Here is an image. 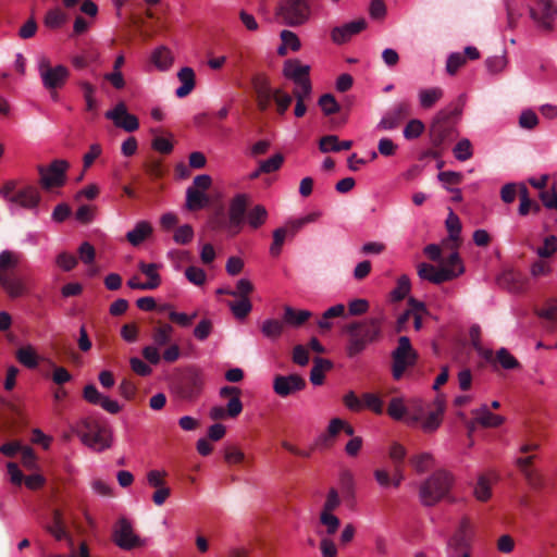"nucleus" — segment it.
Returning a JSON list of instances; mask_svg holds the SVG:
<instances>
[{
  "label": "nucleus",
  "instance_id": "1",
  "mask_svg": "<svg viewBox=\"0 0 557 557\" xmlns=\"http://www.w3.org/2000/svg\"><path fill=\"white\" fill-rule=\"evenodd\" d=\"M382 317H371L346 324L344 332L348 336L347 356L355 358L362 354L369 345L377 342L382 336Z\"/></svg>",
  "mask_w": 557,
  "mask_h": 557
},
{
  "label": "nucleus",
  "instance_id": "2",
  "mask_svg": "<svg viewBox=\"0 0 557 557\" xmlns=\"http://www.w3.org/2000/svg\"><path fill=\"white\" fill-rule=\"evenodd\" d=\"M21 256L12 250L0 253V286L11 298H17L26 293V287L16 274Z\"/></svg>",
  "mask_w": 557,
  "mask_h": 557
},
{
  "label": "nucleus",
  "instance_id": "3",
  "mask_svg": "<svg viewBox=\"0 0 557 557\" xmlns=\"http://www.w3.org/2000/svg\"><path fill=\"white\" fill-rule=\"evenodd\" d=\"M462 112L461 107H448L434 116L430 126V137L432 145L436 149H442L455 133V126Z\"/></svg>",
  "mask_w": 557,
  "mask_h": 557
},
{
  "label": "nucleus",
  "instance_id": "4",
  "mask_svg": "<svg viewBox=\"0 0 557 557\" xmlns=\"http://www.w3.org/2000/svg\"><path fill=\"white\" fill-rule=\"evenodd\" d=\"M454 478L446 470H437L420 486L419 495L424 506H434L445 498L451 486Z\"/></svg>",
  "mask_w": 557,
  "mask_h": 557
},
{
  "label": "nucleus",
  "instance_id": "5",
  "mask_svg": "<svg viewBox=\"0 0 557 557\" xmlns=\"http://www.w3.org/2000/svg\"><path fill=\"white\" fill-rule=\"evenodd\" d=\"M38 73L52 100H58V90L66 84L70 70L62 64L52 65L47 57H41L38 61Z\"/></svg>",
  "mask_w": 557,
  "mask_h": 557
},
{
  "label": "nucleus",
  "instance_id": "6",
  "mask_svg": "<svg viewBox=\"0 0 557 557\" xmlns=\"http://www.w3.org/2000/svg\"><path fill=\"white\" fill-rule=\"evenodd\" d=\"M203 387L202 371L196 367L186 368L172 383L174 393L183 400L193 401Z\"/></svg>",
  "mask_w": 557,
  "mask_h": 557
},
{
  "label": "nucleus",
  "instance_id": "7",
  "mask_svg": "<svg viewBox=\"0 0 557 557\" xmlns=\"http://www.w3.org/2000/svg\"><path fill=\"white\" fill-rule=\"evenodd\" d=\"M276 14L282 17L285 25L298 27L306 24L311 16V7L308 0H283Z\"/></svg>",
  "mask_w": 557,
  "mask_h": 557
},
{
  "label": "nucleus",
  "instance_id": "8",
  "mask_svg": "<svg viewBox=\"0 0 557 557\" xmlns=\"http://www.w3.org/2000/svg\"><path fill=\"white\" fill-rule=\"evenodd\" d=\"M392 374L395 380H400L405 371L416 364L418 352L412 348L409 337L398 338V345L392 352Z\"/></svg>",
  "mask_w": 557,
  "mask_h": 557
},
{
  "label": "nucleus",
  "instance_id": "9",
  "mask_svg": "<svg viewBox=\"0 0 557 557\" xmlns=\"http://www.w3.org/2000/svg\"><path fill=\"white\" fill-rule=\"evenodd\" d=\"M70 163L65 160H53L48 168L44 165L38 166L40 174V185L44 189H51L53 187H61L66 181V171Z\"/></svg>",
  "mask_w": 557,
  "mask_h": 557
},
{
  "label": "nucleus",
  "instance_id": "10",
  "mask_svg": "<svg viewBox=\"0 0 557 557\" xmlns=\"http://www.w3.org/2000/svg\"><path fill=\"white\" fill-rule=\"evenodd\" d=\"M106 433V429L98 422L88 419L82 421L78 429L82 442L95 450H103L110 446Z\"/></svg>",
  "mask_w": 557,
  "mask_h": 557
},
{
  "label": "nucleus",
  "instance_id": "11",
  "mask_svg": "<svg viewBox=\"0 0 557 557\" xmlns=\"http://www.w3.org/2000/svg\"><path fill=\"white\" fill-rule=\"evenodd\" d=\"M530 17L545 32L553 30L557 16V4L554 0H535V5L529 9Z\"/></svg>",
  "mask_w": 557,
  "mask_h": 557
},
{
  "label": "nucleus",
  "instance_id": "12",
  "mask_svg": "<svg viewBox=\"0 0 557 557\" xmlns=\"http://www.w3.org/2000/svg\"><path fill=\"white\" fill-rule=\"evenodd\" d=\"M465 272V268L460 267L458 270L449 267L435 268L429 263H420L418 265V275L420 278L429 281L433 284H442L444 282L454 280Z\"/></svg>",
  "mask_w": 557,
  "mask_h": 557
},
{
  "label": "nucleus",
  "instance_id": "13",
  "mask_svg": "<svg viewBox=\"0 0 557 557\" xmlns=\"http://www.w3.org/2000/svg\"><path fill=\"white\" fill-rule=\"evenodd\" d=\"M113 542L122 549L131 550L143 545V541L134 533L132 524L125 518L117 520L113 529Z\"/></svg>",
  "mask_w": 557,
  "mask_h": 557
},
{
  "label": "nucleus",
  "instance_id": "14",
  "mask_svg": "<svg viewBox=\"0 0 557 557\" xmlns=\"http://www.w3.org/2000/svg\"><path fill=\"white\" fill-rule=\"evenodd\" d=\"M247 207L248 197L245 194H238L232 199L228 209V231L232 236L240 232L247 213Z\"/></svg>",
  "mask_w": 557,
  "mask_h": 557
},
{
  "label": "nucleus",
  "instance_id": "15",
  "mask_svg": "<svg viewBox=\"0 0 557 557\" xmlns=\"http://www.w3.org/2000/svg\"><path fill=\"white\" fill-rule=\"evenodd\" d=\"M306 380L299 374L281 375L277 374L273 380V391L280 397H288L306 387Z\"/></svg>",
  "mask_w": 557,
  "mask_h": 557
},
{
  "label": "nucleus",
  "instance_id": "16",
  "mask_svg": "<svg viewBox=\"0 0 557 557\" xmlns=\"http://www.w3.org/2000/svg\"><path fill=\"white\" fill-rule=\"evenodd\" d=\"M411 113V106L408 101H399L395 103L382 117L377 124V128L391 131L407 119Z\"/></svg>",
  "mask_w": 557,
  "mask_h": 557
},
{
  "label": "nucleus",
  "instance_id": "17",
  "mask_svg": "<svg viewBox=\"0 0 557 557\" xmlns=\"http://www.w3.org/2000/svg\"><path fill=\"white\" fill-rule=\"evenodd\" d=\"M106 117L113 121L114 125L126 132H135L139 127L138 119L127 112L126 104L121 101L112 110L106 112Z\"/></svg>",
  "mask_w": 557,
  "mask_h": 557
},
{
  "label": "nucleus",
  "instance_id": "18",
  "mask_svg": "<svg viewBox=\"0 0 557 557\" xmlns=\"http://www.w3.org/2000/svg\"><path fill=\"white\" fill-rule=\"evenodd\" d=\"M474 530L470 520L465 517L461 519L459 527L449 540V546L461 554L468 552L471 547Z\"/></svg>",
  "mask_w": 557,
  "mask_h": 557
},
{
  "label": "nucleus",
  "instance_id": "19",
  "mask_svg": "<svg viewBox=\"0 0 557 557\" xmlns=\"http://www.w3.org/2000/svg\"><path fill=\"white\" fill-rule=\"evenodd\" d=\"M366 27L367 21L364 18L351 21L342 26L333 27L331 30V39L336 45L346 44L352 36L361 33Z\"/></svg>",
  "mask_w": 557,
  "mask_h": 557
},
{
  "label": "nucleus",
  "instance_id": "20",
  "mask_svg": "<svg viewBox=\"0 0 557 557\" xmlns=\"http://www.w3.org/2000/svg\"><path fill=\"white\" fill-rule=\"evenodd\" d=\"M83 397L89 404L99 405L109 413L116 414L121 411V406L117 401L103 396L94 384H88L84 387Z\"/></svg>",
  "mask_w": 557,
  "mask_h": 557
},
{
  "label": "nucleus",
  "instance_id": "21",
  "mask_svg": "<svg viewBox=\"0 0 557 557\" xmlns=\"http://www.w3.org/2000/svg\"><path fill=\"white\" fill-rule=\"evenodd\" d=\"M535 314L542 320V327L547 333H554L557 330V299H547L544 307L535 309Z\"/></svg>",
  "mask_w": 557,
  "mask_h": 557
},
{
  "label": "nucleus",
  "instance_id": "22",
  "mask_svg": "<svg viewBox=\"0 0 557 557\" xmlns=\"http://www.w3.org/2000/svg\"><path fill=\"white\" fill-rule=\"evenodd\" d=\"M41 201V195L37 187L27 185L15 193L12 198V203L18 205L20 207L28 210H35L38 208Z\"/></svg>",
  "mask_w": 557,
  "mask_h": 557
},
{
  "label": "nucleus",
  "instance_id": "23",
  "mask_svg": "<svg viewBox=\"0 0 557 557\" xmlns=\"http://www.w3.org/2000/svg\"><path fill=\"white\" fill-rule=\"evenodd\" d=\"M434 407L432 411L428 413V416L419 422L421 424V429L425 433L435 432L440 425L442 424L443 414L445 412V401L442 396H437L434 400Z\"/></svg>",
  "mask_w": 557,
  "mask_h": 557
},
{
  "label": "nucleus",
  "instance_id": "24",
  "mask_svg": "<svg viewBox=\"0 0 557 557\" xmlns=\"http://www.w3.org/2000/svg\"><path fill=\"white\" fill-rule=\"evenodd\" d=\"M309 73L310 66L301 64V62L297 59H289L284 63V76L288 79H292L295 84L310 79Z\"/></svg>",
  "mask_w": 557,
  "mask_h": 557
},
{
  "label": "nucleus",
  "instance_id": "25",
  "mask_svg": "<svg viewBox=\"0 0 557 557\" xmlns=\"http://www.w3.org/2000/svg\"><path fill=\"white\" fill-rule=\"evenodd\" d=\"M46 529L57 541L69 540L70 544H73V541L69 535V532L65 527V521L60 509L53 510L52 522L51 524L47 525Z\"/></svg>",
  "mask_w": 557,
  "mask_h": 557
},
{
  "label": "nucleus",
  "instance_id": "26",
  "mask_svg": "<svg viewBox=\"0 0 557 557\" xmlns=\"http://www.w3.org/2000/svg\"><path fill=\"white\" fill-rule=\"evenodd\" d=\"M177 77L182 85L176 89L175 95L178 98H184L188 96L195 88V72L191 67L185 66L178 71Z\"/></svg>",
  "mask_w": 557,
  "mask_h": 557
},
{
  "label": "nucleus",
  "instance_id": "27",
  "mask_svg": "<svg viewBox=\"0 0 557 557\" xmlns=\"http://www.w3.org/2000/svg\"><path fill=\"white\" fill-rule=\"evenodd\" d=\"M174 329L169 323H159L152 330L151 338L157 348L166 347L172 344Z\"/></svg>",
  "mask_w": 557,
  "mask_h": 557
},
{
  "label": "nucleus",
  "instance_id": "28",
  "mask_svg": "<svg viewBox=\"0 0 557 557\" xmlns=\"http://www.w3.org/2000/svg\"><path fill=\"white\" fill-rule=\"evenodd\" d=\"M352 147L351 140L339 141L335 135L323 136L319 141V149L321 152L334 151L338 152L342 150H349Z\"/></svg>",
  "mask_w": 557,
  "mask_h": 557
},
{
  "label": "nucleus",
  "instance_id": "29",
  "mask_svg": "<svg viewBox=\"0 0 557 557\" xmlns=\"http://www.w3.org/2000/svg\"><path fill=\"white\" fill-rule=\"evenodd\" d=\"M151 62L160 71H168L174 61L171 50L165 46H160L151 53Z\"/></svg>",
  "mask_w": 557,
  "mask_h": 557
},
{
  "label": "nucleus",
  "instance_id": "30",
  "mask_svg": "<svg viewBox=\"0 0 557 557\" xmlns=\"http://www.w3.org/2000/svg\"><path fill=\"white\" fill-rule=\"evenodd\" d=\"M311 317L312 313L309 310H296L290 306L284 307L283 321L290 326L298 327Z\"/></svg>",
  "mask_w": 557,
  "mask_h": 557
},
{
  "label": "nucleus",
  "instance_id": "31",
  "mask_svg": "<svg viewBox=\"0 0 557 557\" xmlns=\"http://www.w3.org/2000/svg\"><path fill=\"white\" fill-rule=\"evenodd\" d=\"M151 233L152 226L150 223L147 221H140L132 231L127 232L126 239L133 246H139Z\"/></svg>",
  "mask_w": 557,
  "mask_h": 557
},
{
  "label": "nucleus",
  "instance_id": "32",
  "mask_svg": "<svg viewBox=\"0 0 557 557\" xmlns=\"http://www.w3.org/2000/svg\"><path fill=\"white\" fill-rule=\"evenodd\" d=\"M345 314L346 307L343 304L332 306L323 312L321 319L318 321V326L322 332L330 331L333 327L331 320L334 318L345 317Z\"/></svg>",
  "mask_w": 557,
  "mask_h": 557
},
{
  "label": "nucleus",
  "instance_id": "33",
  "mask_svg": "<svg viewBox=\"0 0 557 557\" xmlns=\"http://www.w3.org/2000/svg\"><path fill=\"white\" fill-rule=\"evenodd\" d=\"M313 368L310 371V382L313 385H321L324 382V372L333 368L332 361L323 358H314Z\"/></svg>",
  "mask_w": 557,
  "mask_h": 557
},
{
  "label": "nucleus",
  "instance_id": "34",
  "mask_svg": "<svg viewBox=\"0 0 557 557\" xmlns=\"http://www.w3.org/2000/svg\"><path fill=\"white\" fill-rule=\"evenodd\" d=\"M159 265L157 263H146L140 261L138 264V269L143 274L148 277V281L145 282L147 289H156L161 284V276L158 273Z\"/></svg>",
  "mask_w": 557,
  "mask_h": 557
},
{
  "label": "nucleus",
  "instance_id": "35",
  "mask_svg": "<svg viewBox=\"0 0 557 557\" xmlns=\"http://www.w3.org/2000/svg\"><path fill=\"white\" fill-rule=\"evenodd\" d=\"M209 203V197L206 193L196 188H187L186 190V208L189 211L202 209Z\"/></svg>",
  "mask_w": 557,
  "mask_h": 557
},
{
  "label": "nucleus",
  "instance_id": "36",
  "mask_svg": "<svg viewBox=\"0 0 557 557\" xmlns=\"http://www.w3.org/2000/svg\"><path fill=\"white\" fill-rule=\"evenodd\" d=\"M280 37L282 45L277 49L278 55H286L287 49H290L292 51H298L300 49V40L294 32L284 29L281 32Z\"/></svg>",
  "mask_w": 557,
  "mask_h": 557
},
{
  "label": "nucleus",
  "instance_id": "37",
  "mask_svg": "<svg viewBox=\"0 0 557 557\" xmlns=\"http://www.w3.org/2000/svg\"><path fill=\"white\" fill-rule=\"evenodd\" d=\"M252 88L257 98H273L276 88L273 89L270 79L265 75H256L252 78Z\"/></svg>",
  "mask_w": 557,
  "mask_h": 557
},
{
  "label": "nucleus",
  "instance_id": "38",
  "mask_svg": "<svg viewBox=\"0 0 557 557\" xmlns=\"http://www.w3.org/2000/svg\"><path fill=\"white\" fill-rule=\"evenodd\" d=\"M444 95V91L440 87H432L421 89L419 91L420 106L423 109L432 108Z\"/></svg>",
  "mask_w": 557,
  "mask_h": 557
},
{
  "label": "nucleus",
  "instance_id": "39",
  "mask_svg": "<svg viewBox=\"0 0 557 557\" xmlns=\"http://www.w3.org/2000/svg\"><path fill=\"white\" fill-rule=\"evenodd\" d=\"M498 363L504 370L520 369L521 364L515 356H512L507 348L502 347L495 354L494 364Z\"/></svg>",
  "mask_w": 557,
  "mask_h": 557
},
{
  "label": "nucleus",
  "instance_id": "40",
  "mask_svg": "<svg viewBox=\"0 0 557 557\" xmlns=\"http://www.w3.org/2000/svg\"><path fill=\"white\" fill-rule=\"evenodd\" d=\"M409 408L405 405L404 399L400 397H394L391 399L387 407V414L397 421L407 419Z\"/></svg>",
  "mask_w": 557,
  "mask_h": 557
},
{
  "label": "nucleus",
  "instance_id": "41",
  "mask_svg": "<svg viewBox=\"0 0 557 557\" xmlns=\"http://www.w3.org/2000/svg\"><path fill=\"white\" fill-rule=\"evenodd\" d=\"M476 422L485 428H495L504 422L502 416L492 413L486 406H483L476 413Z\"/></svg>",
  "mask_w": 557,
  "mask_h": 557
},
{
  "label": "nucleus",
  "instance_id": "42",
  "mask_svg": "<svg viewBox=\"0 0 557 557\" xmlns=\"http://www.w3.org/2000/svg\"><path fill=\"white\" fill-rule=\"evenodd\" d=\"M268 219V211L264 206L257 205L249 210L247 213L248 224L252 228H259L261 225L265 223Z\"/></svg>",
  "mask_w": 557,
  "mask_h": 557
},
{
  "label": "nucleus",
  "instance_id": "43",
  "mask_svg": "<svg viewBox=\"0 0 557 557\" xmlns=\"http://www.w3.org/2000/svg\"><path fill=\"white\" fill-rule=\"evenodd\" d=\"M16 358L26 368L35 369L38 366V356L30 346L20 348Z\"/></svg>",
  "mask_w": 557,
  "mask_h": 557
},
{
  "label": "nucleus",
  "instance_id": "44",
  "mask_svg": "<svg viewBox=\"0 0 557 557\" xmlns=\"http://www.w3.org/2000/svg\"><path fill=\"white\" fill-rule=\"evenodd\" d=\"M273 101L275 103L277 114L283 116L293 102V96L285 92L281 88H276V91L273 96Z\"/></svg>",
  "mask_w": 557,
  "mask_h": 557
},
{
  "label": "nucleus",
  "instance_id": "45",
  "mask_svg": "<svg viewBox=\"0 0 557 557\" xmlns=\"http://www.w3.org/2000/svg\"><path fill=\"white\" fill-rule=\"evenodd\" d=\"M228 306H230L233 314L237 319L246 318L252 309V305L248 297H243V298L239 297V300H237V301H230Z\"/></svg>",
  "mask_w": 557,
  "mask_h": 557
},
{
  "label": "nucleus",
  "instance_id": "46",
  "mask_svg": "<svg viewBox=\"0 0 557 557\" xmlns=\"http://www.w3.org/2000/svg\"><path fill=\"white\" fill-rule=\"evenodd\" d=\"M453 153L458 161H467L472 158L473 149L469 139H460L453 149Z\"/></svg>",
  "mask_w": 557,
  "mask_h": 557
},
{
  "label": "nucleus",
  "instance_id": "47",
  "mask_svg": "<svg viewBox=\"0 0 557 557\" xmlns=\"http://www.w3.org/2000/svg\"><path fill=\"white\" fill-rule=\"evenodd\" d=\"M261 332L270 339H276L283 333V323L275 319H268L262 323Z\"/></svg>",
  "mask_w": 557,
  "mask_h": 557
},
{
  "label": "nucleus",
  "instance_id": "48",
  "mask_svg": "<svg viewBox=\"0 0 557 557\" xmlns=\"http://www.w3.org/2000/svg\"><path fill=\"white\" fill-rule=\"evenodd\" d=\"M66 14L62 12L61 9L55 8L47 12L45 16V25L49 28H59L66 22Z\"/></svg>",
  "mask_w": 557,
  "mask_h": 557
},
{
  "label": "nucleus",
  "instance_id": "49",
  "mask_svg": "<svg viewBox=\"0 0 557 557\" xmlns=\"http://www.w3.org/2000/svg\"><path fill=\"white\" fill-rule=\"evenodd\" d=\"M409 413L406 423L410 426H416L424 416V407L421 400H412L410 403Z\"/></svg>",
  "mask_w": 557,
  "mask_h": 557
},
{
  "label": "nucleus",
  "instance_id": "50",
  "mask_svg": "<svg viewBox=\"0 0 557 557\" xmlns=\"http://www.w3.org/2000/svg\"><path fill=\"white\" fill-rule=\"evenodd\" d=\"M410 463L419 473L429 470L433 463V456L430 453H421L410 458Z\"/></svg>",
  "mask_w": 557,
  "mask_h": 557
},
{
  "label": "nucleus",
  "instance_id": "51",
  "mask_svg": "<svg viewBox=\"0 0 557 557\" xmlns=\"http://www.w3.org/2000/svg\"><path fill=\"white\" fill-rule=\"evenodd\" d=\"M536 255L542 258H550L557 251V237L549 235L544 238L543 245L536 248Z\"/></svg>",
  "mask_w": 557,
  "mask_h": 557
},
{
  "label": "nucleus",
  "instance_id": "52",
  "mask_svg": "<svg viewBox=\"0 0 557 557\" xmlns=\"http://www.w3.org/2000/svg\"><path fill=\"white\" fill-rule=\"evenodd\" d=\"M288 236V230L284 227H278L273 232V242L270 246V255L273 257H277L284 245L286 237Z\"/></svg>",
  "mask_w": 557,
  "mask_h": 557
},
{
  "label": "nucleus",
  "instance_id": "53",
  "mask_svg": "<svg viewBox=\"0 0 557 557\" xmlns=\"http://www.w3.org/2000/svg\"><path fill=\"white\" fill-rule=\"evenodd\" d=\"M319 106L325 115H332L341 110L338 102L332 94H324L319 99Z\"/></svg>",
  "mask_w": 557,
  "mask_h": 557
},
{
  "label": "nucleus",
  "instance_id": "54",
  "mask_svg": "<svg viewBox=\"0 0 557 557\" xmlns=\"http://www.w3.org/2000/svg\"><path fill=\"white\" fill-rule=\"evenodd\" d=\"M341 488L345 497L355 496V478L351 471L344 470L339 478Z\"/></svg>",
  "mask_w": 557,
  "mask_h": 557
},
{
  "label": "nucleus",
  "instance_id": "55",
  "mask_svg": "<svg viewBox=\"0 0 557 557\" xmlns=\"http://www.w3.org/2000/svg\"><path fill=\"white\" fill-rule=\"evenodd\" d=\"M474 495L481 502H486L487 499H490L492 495L491 483L486 475L479 476L478 483L474 488Z\"/></svg>",
  "mask_w": 557,
  "mask_h": 557
},
{
  "label": "nucleus",
  "instance_id": "56",
  "mask_svg": "<svg viewBox=\"0 0 557 557\" xmlns=\"http://www.w3.org/2000/svg\"><path fill=\"white\" fill-rule=\"evenodd\" d=\"M446 228L449 233V239L451 242L459 240V234L461 232V223L457 214L453 211L449 212L448 218L446 220Z\"/></svg>",
  "mask_w": 557,
  "mask_h": 557
},
{
  "label": "nucleus",
  "instance_id": "57",
  "mask_svg": "<svg viewBox=\"0 0 557 557\" xmlns=\"http://www.w3.org/2000/svg\"><path fill=\"white\" fill-rule=\"evenodd\" d=\"M186 278L196 286H201L206 283L207 274L198 267L190 265L185 270Z\"/></svg>",
  "mask_w": 557,
  "mask_h": 557
},
{
  "label": "nucleus",
  "instance_id": "58",
  "mask_svg": "<svg viewBox=\"0 0 557 557\" xmlns=\"http://www.w3.org/2000/svg\"><path fill=\"white\" fill-rule=\"evenodd\" d=\"M144 169L146 174L153 181L161 178L164 174L162 162L158 159L146 161L144 163Z\"/></svg>",
  "mask_w": 557,
  "mask_h": 557
},
{
  "label": "nucleus",
  "instance_id": "59",
  "mask_svg": "<svg viewBox=\"0 0 557 557\" xmlns=\"http://www.w3.org/2000/svg\"><path fill=\"white\" fill-rule=\"evenodd\" d=\"M284 162V156L282 153H275L268 160L260 161V171L263 173H272L277 171Z\"/></svg>",
  "mask_w": 557,
  "mask_h": 557
},
{
  "label": "nucleus",
  "instance_id": "60",
  "mask_svg": "<svg viewBox=\"0 0 557 557\" xmlns=\"http://www.w3.org/2000/svg\"><path fill=\"white\" fill-rule=\"evenodd\" d=\"M362 405L376 414H381L383 412V401L376 394L364 393L362 395Z\"/></svg>",
  "mask_w": 557,
  "mask_h": 557
},
{
  "label": "nucleus",
  "instance_id": "61",
  "mask_svg": "<svg viewBox=\"0 0 557 557\" xmlns=\"http://www.w3.org/2000/svg\"><path fill=\"white\" fill-rule=\"evenodd\" d=\"M406 455L407 450L401 444L395 442L391 445L388 456L394 467L404 466Z\"/></svg>",
  "mask_w": 557,
  "mask_h": 557
},
{
  "label": "nucleus",
  "instance_id": "62",
  "mask_svg": "<svg viewBox=\"0 0 557 557\" xmlns=\"http://www.w3.org/2000/svg\"><path fill=\"white\" fill-rule=\"evenodd\" d=\"M320 522L326 528V533L333 535L341 525V520L332 512H321Z\"/></svg>",
  "mask_w": 557,
  "mask_h": 557
},
{
  "label": "nucleus",
  "instance_id": "63",
  "mask_svg": "<svg viewBox=\"0 0 557 557\" xmlns=\"http://www.w3.org/2000/svg\"><path fill=\"white\" fill-rule=\"evenodd\" d=\"M424 131V124L417 119L410 120L404 128V137L406 139L418 138Z\"/></svg>",
  "mask_w": 557,
  "mask_h": 557
},
{
  "label": "nucleus",
  "instance_id": "64",
  "mask_svg": "<svg viewBox=\"0 0 557 557\" xmlns=\"http://www.w3.org/2000/svg\"><path fill=\"white\" fill-rule=\"evenodd\" d=\"M539 198L541 199L543 206L547 209L557 210V190L555 187H553L550 190L540 191Z\"/></svg>",
  "mask_w": 557,
  "mask_h": 557
}]
</instances>
